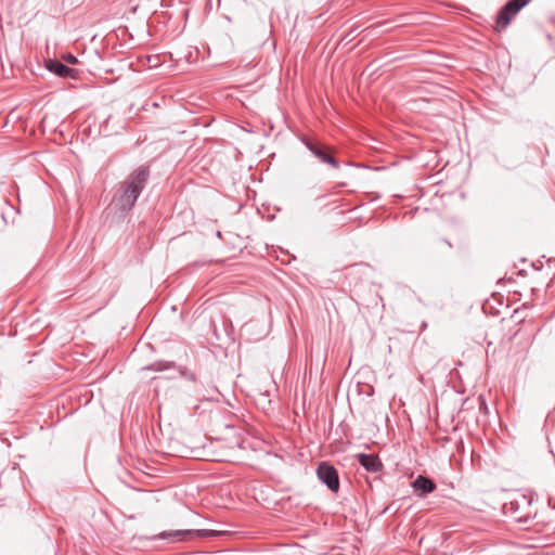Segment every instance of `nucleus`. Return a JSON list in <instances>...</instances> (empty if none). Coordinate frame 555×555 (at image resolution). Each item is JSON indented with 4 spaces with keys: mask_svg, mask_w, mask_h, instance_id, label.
<instances>
[{
    "mask_svg": "<svg viewBox=\"0 0 555 555\" xmlns=\"http://www.w3.org/2000/svg\"><path fill=\"white\" fill-rule=\"evenodd\" d=\"M150 178V169L147 166H140L134 169L120 184L113 197V204L121 211L130 210Z\"/></svg>",
    "mask_w": 555,
    "mask_h": 555,
    "instance_id": "1",
    "label": "nucleus"
},
{
    "mask_svg": "<svg viewBox=\"0 0 555 555\" xmlns=\"http://www.w3.org/2000/svg\"><path fill=\"white\" fill-rule=\"evenodd\" d=\"M532 0H509L499 12L495 21V29L501 31L505 29L517 13Z\"/></svg>",
    "mask_w": 555,
    "mask_h": 555,
    "instance_id": "2",
    "label": "nucleus"
},
{
    "mask_svg": "<svg viewBox=\"0 0 555 555\" xmlns=\"http://www.w3.org/2000/svg\"><path fill=\"white\" fill-rule=\"evenodd\" d=\"M318 478L326 485V487L337 492L339 490V478L336 468L325 462L319 464L317 469Z\"/></svg>",
    "mask_w": 555,
    "mask_h": 555,
    "instance_id": "3",
    "label": "nucleus"
},
{
    "mask_svg": "<svg viewBox=\"0 0 555 555\" xmlns=\"http://www.w3.org/2000/svg\"><path fill=\"white\" fill-rule=\"evenodd\" d=\"M308 150L321 162L331 165L334 168H338L339 164L336 158L332 155L331 149L318 142H305Z\"/></svg>",
    "mask_w": 555,
    "mask_h": 555,
    "instance_id": "4",
    "label": "nucleus"
},
{
    "mask_svg": "<svg viewBox=\"0 0 555 555\" xmlns=\"http://www.w3.org/2000/svg\"><path fill=\"white\" fill-rule=\"evenodd\" d=\"M359 463L371 473H377L383 468V464L377 455L359 453L356 455Z\"/></svg>",
    "mask_w": 555,
    "mask_h": 555,
    "instance_id": "5",
    "label": "nucleus"
},
{
    "mask_svg": "<svg viewBox=\"0 0 555 555\" xmlns=\"http://www.w3.org/2000/svg\"><path fill=\"white\" fill-rule=\"evenodd\" d=\"M412 487L414 491L421 496L431 493L436 489L435 482L422 475L416 477V479L412 482Z\"/></svg>",
    "mask_w": 555,
    "mask_h": 555,
    "instance_id": "6",
    "label": "nucleus"
},
{
    "mask_svg": "<svg viewBox=\"0 0 555 555\" xmlns=\"http://www.w3.org/2000/svg\"><path fill=\"white\" fill-rule=\"evenodd\" d=\"M47 68L59 77H74L75 75V69L69 68L59 61H48Z\"/></svg>",
    "mask_w": 555,
    "mask_h": 555,
    "instance_id": "7",
    "label": "nucleus"
},
{
    "mask_svg": "<svg viewBox=\"0 0 555 555\" xmlns=\"http://www.w3.org/2000/svg\"><path fill=\"white\" fill-rule=\"evenodd\" d=\"M194 530L164 531L158 534V538L162 540L170 539L171 541H182L194 534Z\"/></svg>",
    "mask_w": 555,
    "mask_h": 555,
    "instance_id": "8",
    "label": "nucleus"
},
{
    "mask_svg": "<svg viewBox=\"0 0 555 555\" xmlns=\"http://www.w3.org/2000/svg\"><path fill=\"white\" fill-rule=\"evenodd\" d=\"M63 60L69 64H76L78 62L77 57L70 53L64 54Z\"/></svg>",
    "mask_w": 555,
    "mask_h": 555,
    "instance_id": "9",
    "label": "nucleus"
},
{
    "mask_svg": "<svg viewBox=\"0 0 555 555\" xmlns=\"http://www.w3.org/2000/svg\"><path fill=\"white\" fill-rule=\"evenodd\" d=\"M479 400H480V405H482V406H485V408H486V402H485V400H483L482 398H479Z\"/></svg>",
    "mask_w": 555,
    "mask_h": 555,
    "instance_id": "10",
    "label": "nucleus"
}]
</instances>
